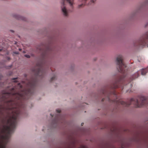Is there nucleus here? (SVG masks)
I'll return each mask as SVG.
<instances>
[{
	"label": "nucleus",
	"mask_w": 148,
	"mask_h": 148,
	"mask_svg": "<svg viewBox=\"0 0 148 148\" xmlns=\"http://www.w3.org/2000/svg\"><path fill=\"white\" fill-rule=\"evenodd\" d=\"M37 82L36 78H32L27 81L24 89H23L22 86L18 83L17 86L3 93L0 97V120L3 121L5 113L8 111L11 112L12 115L7 121L9 119L13 121V117L14 116L17 119L25 106L23 101L29 99L33 95Z\"/></svg>",
	"instance_id": "obj_1"
},
{
	"label": "nucleus",
	"mask_w": 148,
	"mask_h": 148,
	"mask_svg": "<svg viewBox=\"0 0 148 148\" xmlns=\"http://www.w3.org/2000/svg\"><path fill=\"white\" fill-rule=\"evenodd\" d=\"M103 94L107 97L108 100L110 101V95H113L116 98V99L112 100L114 102H116L119 104H121L124 106L128 107L131 104H133L135 105L136 108L141 107L143 106H147L148 105V100L147 97L143 96H139L137 99H135L132 98L127 102H125L122 100L118 101L117 99V95L115 91L113 90L112 91H108L105 90L103 91Z\"/></svg>",
	"instance_id": "obj_2"
},
{
	"label": "nucleus",
	"mask_w": 148,
	"mask_h": 148,
	"mask_svg": "<svg viewBox=\"0 0 148 148\" xmlns=\"http://www.w3.org/2000/svg\"><path fill=\"white\" fill-rule=\"evenodd\" d=\"M116 61L118 66L117 68L118 71L123 74V76H119L116 77L114 81L109 87L110 89H114L121 87L122 89L124 88V85L125 82V74L127 72V70L125 69L126 67V65L123 61V56L121 55H119L117 57Z\"/></svg>",
	"instance_id": "obj_3"
},
{
	"label": "nucleus",
	"mask_w": 148,
	"mask_h": 148,
	"mask_svg": "<svg viewBox=\"0 0 148 148\" xmlns=\"http://www.w3.org/2000/svg\"><path fill=\"white\" fill-rule=\"evenodd\" d=\"M13 121L11 119H9L7 121V125L5 126L4 128L5 131L7 132V136L10 135L12 132H13L14 129L16 127V117L14 116L13 117Z\"/></svg>",
	"instance_id": "obj_4"
},
{
	"label": "nucleus",
	"mask_w": 148,
	"mask_h": 148,
	"mask_svg": "<svg viewBox=\"0 0 148 148\" xmlns=\"http://www.w3.org/2000/svg\"><path fill=\"white\" fill-rule=\"evenodd\" d=\"M33 71L36 76L42 77L45 73V71L43 69L42 63H38L36 68L33 69Z\"/></svg>",
	"instance_id": "obj_5"
},
{
	"label": "nucleus",
	"mask_w": 148,
	"mask_h": 148,
	"mask_svg": "<svg viewBox=\"0 0 148 148\" xmlns=\"http://www.w3.org/2000/svg\"><path fill=\"white\" fill-rule=\"evenodd\" d=\"M68 3L71 7L73 8V0H62V3L61 8L62 12L64 15L66 16H68V12L65 5L66 2Z\"/></svg>",
	"instance_id": "obj_6"
},
{
	"label": "nucleus",
	"mask_w": 148,
	"mask_h": 148,
	"mask_svg": "<svg viewBox=\"0 0 148 148\" xmlns=\"http://www.w3.org/2000/svg\"><path fill=\"white\" fill-rule=\"evenodd\" d=\"M79 1H80V0H79ZM87 0H81V1H82V3L80 5H79L78 6V8H81L83 7H84V5H85V3H86V1Z\"/></svg>",
	"instance_id": "obj_7"
},
{
	"label": "nucleus",
	"mask_w": 148,
	"mask_h": 148,
	"mask_svg": "<svg viewBox=\"0 0 148 148\" xmlns=\"http://www.w3.org/2000/svg\"><path fill=\"white\" fill-rule=\"evenodd\" d=\"M148 71V67L145 69H143L141 71V74L142 75H144Z\"/></svg>",
	"instance_id": "obj_8"
},
{
	"label": "nucleus",
	"mask_w": 148,
	"mask_h": 148,
	"mask_svg": "<svg viewBox=\"0 0 148 148\" xmlns=\"http://www.w3.org/2000/svg\"><path fill=\"white\" fill-rule=\"evenodd\" d=\"M42 57L43 59H45L47 56V53L46 51H44L42 54Z\"/></svg>",
	"instance_id": "obj_9"
},
{
	"label": "nucleus",
	"mask_w": 148,
	"mask_h": 148,
	"mask_svg": "<svg viewBox=\"0 0 148 148\" xmlns=\"http://www.w3.org/2000/svg\"><path fill=\"white\" fill-rule=\"evenodd\" d=\"M139 76V73H138V72L137 73H136L134 75H133L132 77V79H131L130 80V81H132L133 79L137 78Z\"/></svg>",
	"instance_id": "obj_10"
},
{
	"label": "nucleus",
	"mask_w": 148,
	"mask_h": 148,
	"mask_svg": "<svg viewBox=\"0 0 148 148\" xmlns=\"http://www.w3.org/2000/svg\"><path fill=\"white\" fill-rule=\"evenodd\" d=\"M148 47V32L146 34V46Z\"/></svg>",
	"instance_id": "obj_11"
},
{
	"label": "nucleus",
	"mask_w": 148,
	"mask_h": 148,
	"mask_svg": "<svg viewBox=\"0 0 148 148\" xmlns=\"http://www.w3.org/2000/svg\"><path fill=\"white\" fill-rule=\"evenodd\" d=\"M18 79V77H16V78H12V81L13 82H14V83H16L17 82V81L15 80L16 79Z\"/></svg>",
	"instance_id": "obj_12"
},
{
	"label": "nucleus",
	"mask_w": 148,
	"mask_h": 148,
	"mask_svg": "<svg viewBox=\"0 0 148 148\" xmlns=\"http://www.w3.org/2000/svg\"><path fill=\"white\" fill-rule=\"evenodd\" d=\"M56 78L55 76H54L51 79L50 81L51 82L53 81V80H54Z\"/></svg>",
	"instance_id": "obj_13"
},
{
	"label": "nucleus",
	"mask_w": 148,
	"mask_h": 148,
	"mask_svg": "<svg viewBox=\"0 0 148 148\" xmlns=\"http://www.w3.org/2000/svg\"><path fill=\"white\" fill-rule=\"evenodd\" d=\"M25 56L27 58H30V56L29 55H27L26 54L25 55Z\"/></svg>",
	"instance_id": "obj_14"
},
{
	"label": "nucleus",
	"mask_w": 148,
	"mask_h": 148,
	"mask_svg": "<svg viewBox=\"0 0 148 148\" xmlns=\"http://www.w3.org/2000/svg\"><path fill=\"white\" fill-rule=\"evenodd\" d=\"M130 86V87L132 88V84L131 83H128L127 84V86Z\"/></svg>",
	"instance_id": "obj_15"
},
{
	"label": "nucleus",
	"mask_w": 148,
	"mask_h": 148,
	"mask_svg": "<svg viewBox=\"0 0 148 148\" xmlns=\"http://www.w3.org/2000/svg\"><path fill=\"white\" fill-rule=\"evenodd\" d=\"M56 110L57 112L58 113H60L61 112L60 110L59 109Z\"/></svg>",
	"instance_id": "obj_16"
},
{
	"label": "nucleus",
	"mask_w": 148,
	"mask_h": 148,
	"mask_svg": "<svg viewBox=\"0 0 148 148\" xmlns=\"http://www.w3.org/2000/svg\"><path fill=\"white\" fill-rule=\"evenodd\" d=\"M91 2L93 3H94V0H91Z\"/></svg>",
	"instance_id": "obj_17"
},
{
	"label": "nucleus",
	"mask_w": 148,
	"mask_h": 148,
	"mask_svg": "<svg viewBox=\"0 0 148 148\" xmlns=\"http://www.w3.org/2000/svg\"><path fill=\"white\" fill-rule=\"evenodd\" d=\"M104 100H105V98H103V99H102V101H104Z\"/></svg>",
	"instance_id": "obj_18"
},
{
	"label": "nucleus",
	"mask_w": 148,
	"mask_h": 148,
	"mask_svg": "<svg viewBox=\"0 0 148 148\" xmlns=\"http://www.w3.org/2000/svg\"><path fill=\"white\" fill-rule=\"evenodd\" d=\"M7 59H8V60H10V58L9 57H8L7 58Z\"/></svg>",
	"instance_id": "obj_19"
},
{
	"label": "nucleus",
	"mask_w": 148,
	"mask_h": 148,
	"mask_svg": "<svg viewBox=\"0 0 148 148\" xmlns=\"http://www.w3.org/2000/svg\"><path fill=\"white\" fill-rule=\"evenodd\" d=\"M14 53L16 54H18V52H14Z\"/></svg>",
	"instance_id": "obj_20"
},
{
	"label": "nucleus",
	"mask_w": 148,
	"mask_h": 148,
	"mask_svg": "<svg viewBox=\"0 0 148 148\" xmlns=\"http://www.w3.org/2000/svg\"><path fill=\"white\" fill-rule=\"evenodd\" d=\"M2 49V47H0V51H1Z\"/></svg>",
	"instance_id": "obj_21"
},
{
	"label": "nucleus",
	"mask_w": 148,
	"mask_h": 148,
	"mask_svg": "<svg viewBox=\"0 0 148 148\" xmlns=\"http://www.w3.org/2000/svg\"><path fill=\"white\" fill-rule=\"evenodd\" d=\"M2 77V75L1 74H0V79H1Z\"/></svg>",
	"instance_id": "obj_22"
},
{
	"label": "nucleus",
	"mask_w": 148,
	"mask_h": 148,
	"mask_svg": "<svg viewBox=\"0 0 148 148\" xmlns=\"http://www.w3.org/2000/svg\"><path fill=\"white\" fill-rule=\"evenodd\" d=\"M84 125V123H81V125L82 126V125Z\"/></svg>",
	"instance_id": "obj_23"
},
{
	"label": "nucleus",
	"mask_w": 148,
	"mask_h": 148,
	"mask_svg": "<svg viewBox=\"0 0 148 148\" xmlns=\"http://www.w3.org/2000/svg\"><path fill=\"white\" fill-rule=\"evenodd\" d=\"M21 49H20V48H19V51H21Z\"/></svg>",
	"instance_id": "obj_24"
},
{
	"label": "nucleus",
	"mask_w": 148,
	"mask_h": 148,
	"mask_svg": "<svg viewBox=\"0 0 148 148\" xmlns=\"http://www.w3.org/2000/svg\"><path fill=\"white\" fill-rule=\"evenodd\" d=\"M51 116H52V117H53V115H52L51 114Z\"/></svg>",
	"instance_id": "obj_25"
},
{
	"label": "nucleus",
	"mask_w": 148,
	"mask_h": 148,
	"mask_svg": "<svg viewBox=\"0 0 148 148\" xmlns=\"http://www.w3.org/2000/svg\"><path fill=\"white\" fill-rule=\"evenodd\" d=\"M8 116H10L9 115V114H8Z\"/></svg>",
	"instance_id": "obj_26"
},
{
	"label": "nucleus",
	"mask_w": 148,
	"mask_h": 148,
	"mask_svg": "<svg viewBox=\"0 0 148 148\" xmlns=\"http://www.w3.org/2000/svg\"><path fill=\"white\" fill-rule=\"evenodd\" d=\"M6 54H8V52H7Z\"/></svg>",
	"instance_id": "obj_27"
},
{
	"label": "nucleus",
	"mask_w": 148,
	"mask_h": 148,
	"mask_svg": "<svg viewBox=\"0 0 148 148\" xmlns=\"http://www.w3.org/2000/svg\"><path fill=\"white\" fill-rule=\"evenodd\" d=\"M23 53H25V51H23Z\"/></svg>",
	"instance_id": "obj_28"
},
{
	"label": "nucleus",
	"mask_w": 148,
	"mask_h": 148,
	"mask_svg": "<svg viewBox=\"0 0 148 148\" xmlns=\"http://www.w3.org/2000/svg\"><path fill=\"white\" fill-rule=\"evenodd\" d=\"M126 85H127V86H127V84H126Z\"/></svg>",
	"instance_id": "obj_29"
},
{
	"label": "nucleus",
	"mask_w": 148,
	"mask_h": 148,
	"mask_svg": "<svg viewBox=\"0 0 148 148\" xmlns=\"http://www.w3.org/2000/svg\"><path fill=\"white\" fill-rule=\"evenodd\" d=\"M25 77H26V76L25 75Z\"/></svg>",
	"instance_id": "obj_30"
}]
</instances>
